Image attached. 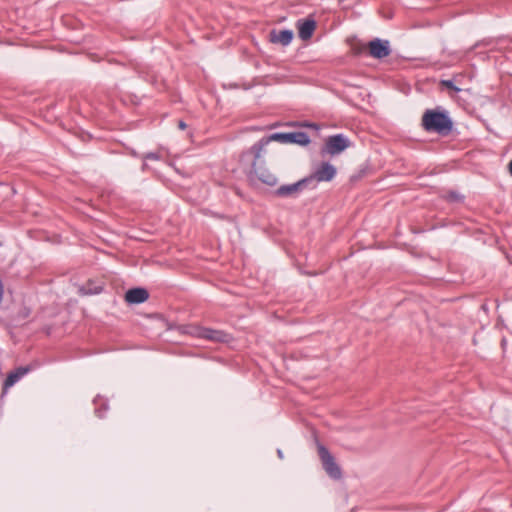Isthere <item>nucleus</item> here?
Here are the masks:
<instances>
[{
  "mask_svg": "<svg viewBox=\"0 0 512 512\" xmlns=\"http://www.w3.org/2000/svg\"><path fill=\"white\" fill-rule=\"evenodd\" d=\"M422 126L427 132L448 135L453 128V121L445 110L428 109L422 117Z\"/></svg>",
  "mask_w": 512,
  "mask_h": 512,
  "instance_id": "1",
  "label": "nucleus"
},
{
  "mask_svg": "<svg viewBox=\"0 0 512 512\" xmlns=\"http://www.w3.org/2000/svg\"><path fill=\"white\" fill-rule=\"evenodd\" d=\"M337 174V169L329 162H322L312 174L306 176L310 184V190L317 188L320 182H329Z\"/></svg>",
  "mask_w": 512,
  "mask_h": 512,
  "instance_id": "2",
  "label": "nucleus"
},
{
  "mask_svg": "<svg viewBox=\"0 0 512 512\" xmlns=\"http://www.w3.org/2000/svg\"><path fill=\"white\" fill-rule=\"evenodd\" d=\"M351 141L343 133L328 136L325 140V144L321 149L322 154H330L332 156L339 155L348 147H350Z\"/></svg>",
  "mask_w": 512,
  "mask_h": 512,
  "instance_id": "3",
  "label": "nucleus"
},
{
  "mask_svg": "<svg viewBox=\"0 0 512 512\" xmlns=\"http://www.w3.org/2000/svg\"><path fill=\"white\" fill-rule=\"evenodd\" d=\"M269 140L277 141L283 144L307 145L310 143V137L306 132H276L269 135Z\"/></svg>",
  "mask_w": 512,
  "mask_h": 512,
  "instance_id": "4",
  "label": "nucleus"
},
{
  "mask_svg": "<svg viewBox=\"0 0 512 512\" xmlns=\"http://www.w3.org/2000/svg\"><path fill=\"white\" fill-rule=\"evenodd\" d=\"M318 454L326 473L333 479L341 478L342 473L339 465L329 450L320 443H318Z\"/></svg>",
  "mask_w": 512,
  "mask_h": 512,
  "instance_id": "5",
  "label": "nucleus"
},
{
  "mask_svg": "<svg viewBox=\"0 0 512 512\" xmlns=\"http://www.w3.org/2000/svg\"><path fill=\"white\" fill-rule=\"evenodd\" d=\"M40 365L41 364L39 361H33L32 363H30L26 366H20V367L16 368L15 370L11 371L4 381L3 393L1 395V397L4 396V394L10 387L15 385L20 379H22L29 372H32V371L38 369L40 367Z\"/></svg>",
  "mask_w": 512,
  "mask_h": 512,
  "instance_id": "6",
  "label": "nucleus"
},
{
  "mask_svg": "<svg viewBox=\"0 0 512 512\" xmlns=\"http://www.w3.org/2000/svg\"><path fill=\"white\" fill-rule=\"evenodd\" d=\"M304 189H310V184L306 177L295 183L281 185L276 189L275 194L279 197H289L299 194Z\"/></svg>",
  "mask_w": 512,
  "mask_h": 512,
  "instance_id": "7",
  "label": "nucleus"
},
{
  "mask_svg": "<svg viewBox=\"0 0 512 512\" xmlns=\"http://www.w3.org/2000/svg\"><path fill=\"white\" fill-rule=\"evenodd\" d=\"M195 335L199 338L207 339L214 342H227L229 335L222 330L199 327L196 328Z\"/></svg>",
  "mask_w": 512,
  "mask_h": 512,
  "instance_id": "8",
  "label": "nucleus"
},
{
  "mask_svg": "<svg viewBox=\"0 0 512 512\" xmlns=\"http://www.w3.org/2000/svg\"><path fill=\"white\" fill-rule=\"evenodd\" d=\"M370 55L376 59H382L390 54L388 40L376 38L369 43Z\"/></svg>",
  "mask_w": 512,
  "mask_h": 512,
  "instance_id": "9",
  "label": "nucleus"
},
{
  "mask_svg": "<svg viewBox=\"0 0 512 512\" xmlns=\"http://www.w3.org/2000/svg\"><path fill=\"white\" fill-rule=\"evenodd\" d=\"M149 298V293L145 288H131L125 293V301L129 304H141Z\"/></svg>",
  "mask_w": 512,
  "mask_h": 512,
  "instance_id": "10",
  "label": "nucleus"
},
{
  "mask_svg": "<svg viewBox=\"0 0 512 512\" xmlns=\"http://www.w3.org/2000/svg\"><path fill=\"white\" fill-rule=\"evenodd\" d=\"M251 174H254L262 183L274 186L277 183V178L274 174L270 173L263 167H258L256 161H253L251 167Z\"/></svg>",
  "mask_w": 512,
  "mask_h": 512,
  "instance_id": "11",
  "label": "nucleus"
},
{
  "mask_svg": "<svg viewBox=\"0 0 512 512\" xmlns=\"http://www.w3.org/2000/svg\"><path fill=\"white\" fill-rule=\"evenodd\" d=\"M316 28L314 19H304L298 21V34L302 40H308L312 37Z\"/></svg>",
  "mask_w": 512,
  "mask_h": 512,
  "instance_id": "12",
  "label": "nucleus"
},
{
  "mask_svg": "<svg viewBox=\"0 0 512 512\" xmlns=\"http://www.w3.org/2000/svg\"><path fill=\"white\" fill-rule=\"evenodd\" d=\"M294 37V33L290 29H284L280 31L273 30L270 33V41L273 43H280L283 46L289 45Z\"/></svg>",
  "mask_w": 512,
  "mask_h": 512,
  "instance_id": "13",
  "label": "nucleus"
},
{
  "mask_svg": "<svg viewBox=\"0 0 512 512\" xmlns=\"http://www.w3.org/2000/svg\"><path fill=\"white\" fill-rule=\"evenodd\" d=\"M271 142L269 140V136L262 137L258 142L251 146L249 153L254 155V161H256V165L261 158V154L264 151V148Z\"/></svg>",
  "mask_w": 512,
  "mask_h": 512,
  "instance_id": "14",
  "label": "nucleus"
},
{
  "mask_svg": "<svg viewBox=\"0 0 512 512\" xmlns=\"http://www.w3.org/2000/svg\"><path fill=\"white\" fill-rule=\"evenodd\" d=\"M93 403L95 405L96 416L103 418L109 409L107 400L98 395L94 398Z\"/></svg>",
  "mask_w": 512,
  "mask_h": 512,
  "instance_id": "15",
  "label": "nucleus"
},
{
  "mask_svg": "<svg viewBox=\"0 0 512 512\" xmlns=\"http://www.w3.org/2000/svg\"><path fill=\"white\" fill-rule=\"evenodd\" d=\"M103 290L101 285H96L93 282H88L86 285L80 287L79 292L82 295H96L100 294Z\"/></svg>",
  "mask_w": 512,
  "mask_h": 512,
  "instance_id": "16",
  "label": "nucleus"
},
{
  "mask_svg": "<svg viewBox=\"0 0 512 512\" xmlns=\"http://www.w3.org/2000/svg\"><path fill=\"white\" fill-rule=\"evenodd\" d=\"M142 159L145 161H147V160L159 161V160H161V155L157 152H148V153H145L142 155Z\"/></svg>",
  "mask_w": 512,
  "mask_h": 512,
  "instance_id": "17",
  "label": "nucleus"
},
{
  "mask_svg": "<svg viewBox=\"0 0 512 512\" xmlns=\"http://www.w3.org/2000/svg\"><path fill=\"white\" fill-rule=\"evenodd\" d=\"M442 84L445 87H447L449 89H452V90H454L456 92H460L461 91V89L454 84L453 80H443Z\"/></svg>",
  "mask_w": 512,
  "mask_h": 512,
  "instance_id": "18",
  "label": "nucleus"
},
{
  "mask_svg": "<svg viewBox=\"0 0 512 512\" xmlns=\"http://www.w3.org/2000/svg\"><path fill=\"white\" fill-rule=\"evenodd\" d=\"M449 198L451 200H454V201H458V200H462L463 199V197L461 195H459L458 193H456V192H450L449 193Z\"/></svg>",
  "mask_w": 512,
  "mask_h": 512,
  "instance_id": "19",
  "label": "nucleus"
},
{
  "mask_svg": "<svg viewBox=\"0 0 512 512\" xmlns=\"http://www.w3.org/2000/svg\"><path fill=\"white\" fill-rule=\"evenodd\" d=\"M178 127H179V129L184 130V129H186L187 125L183 120H180L178 123Z\"/></svg>",
  "mask_w": 512,
  "mask_h": 512,
  "instance_id": "20",
  "label": "nucleus"
},
{
  "mask_svg": "<svg viewBox=\"0 0 512 512\" xmlns=\"http://www.w3.org/2000/svg\"><path fill=\"white\" fill-rule=\"evenodd\" d=\"M149 168L148 164L146 163V161L144 160L143 164H142V171H146L147 169Z\"/></svg>",
  "mask_w": 512,
  "mask_h": 512,
  "instance_id": "21",
  "label": "nucleus"
},
{
  "mask_svg": "<svg viewBox=\"0 0 512 512\" xmlns=\"http://www.w3.org/2000/svg\"><path fill=\"white\" fill-rule=\"evenodd\" d=\"M277 455L280 459H283L284 455L281 449H277Z\"/></svg>",
  "mask_w": 512,
  "mask_h": 512,
  "instance_id": "22",
  "label": "nucleus"
},
{
  "mask_svg": "<svg viewBox=\"0 0 512 512\" xmlns=\"http://www.w3.org/2000/svg\"><path fill=\"white\" fill-rule=\"evenodd\" d=\"M509 173L512 176V160L509 162Z\"/></svg>",
  "mask_w": 512,
  "mask_h": 512,
  "instance_id": "23",
  "label": "nucleus"
},
{
  "mask_svg": "<svg viewBox=\"0 0 512 512\" xmlns=\"http://www.w3.org/2000/svg\"><path fill=\"white\" fill-rule=\"evenodd\" d=\"M339 2H344V0H338Z\"/></svg>",
  "mask_w": 512,
  "mask_h": 512,
  "instance_id": "24",
  "label": "nucleus"
}]
</instances>
